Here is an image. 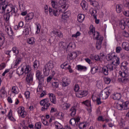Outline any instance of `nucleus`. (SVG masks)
<instances>
[{
    "label": "nucleus",
    "instance_id": "1",
    "mask_svg": "<svg viewBox=\"0 0 129 129\" xmlns=\"http://www.w3.org/2000/svg\"><path fill=\"white\" fill-rule=\"evenodd\" d=\"M25 74L26 75V80L27 83L33 81V75L32 74V67L29 64H25L23 66Z\"/></svg>",
    "mask_w": 129,
    "mask_h": 129
},
{
    "label": "nucleus",
    "instance_id": "2",
    "mask_svg": "<svg viewBox=\"0 0 129 129\" xmlns=\"http://www.w3.org/2000/svg\"><path fill=\"white\" fill-rule=\"evenodd\" d=\"M40 104L42 106L41 108V111H47L51 105L50 100L48 98L43 99L40 101Z\"/></svg>",
    "mask_w": 129,
    "mask_h": 129
},
{
    "label": "nucleus",
    "instance_id": "3",
    "mask_svg": "<svg viewBox=\"0 0 129 129\" xmlns=\"http://www.w3.org/2000/svg\"><path fill=\"white\" fill-rule=\"evenodd\" d=\"M54 68V63L53 61H49L47 62L44 68L43 69V74L44 76H49V74H50V71L52 70Z\"/></svg>",
    "mask_w": 129,
    "mask_h": 129
},
{
    "label": "nucleus",
    "instance_id": "4",
    "mask_svg": "<svg viewBox=\"0 0 129 129\" xmlns=\"http://www.w3.org/2000/svg\"><path fill=\"white\" fill-rule=\"evenodd\" d=\"M94 39L97 40L96 43V48L97 50H100L101 49V45L102 44V41H103V37L100 36L98 34V33H96L94 34Z\"/></svg>",
    "mask_w": 129,
    "mask_h": 129
},
{
    "label": "nucleus",
    "instance_id": "5",
    "mask_svg": "<svg viewBox=\"0 0 129 129\" xmlns=\"http://www.w3.org/2000/svg\"><path fill=\"white\" fill-rule=\"evenodd\" d=\"M10 13H12V14H16L17 13V11H16V7L13 5H9L8 8H7V13L4 15V19L6 21L10 20Z\"/></svg>",
    "mask_w": 129,
    "mask_h": 129
},
{
    "label": "nucleus",
    "instance_id": "6",
    "mask_svg": "<svg viewBox=\"0 0 129 129\" xmlns=\"http://www.w3.org/2000/svg\"><path fill=\"white\" fill-rule=\"evenodd\" d=\"M9 3L7 2V0H0V13L1 14H4L6 12L7 8L9 7Z\"/></svg>",
    "mask_w": 129,
    "mask_h": 129
},
{
    "label": "nucleus",
    "instance_id": "7",
    "mask_svg": "<svg viewBox=\"0 0 129 129\" xmlns=\"http://www.w3.org/2000/svg\"><path fill=\"white\" fill-rule=\"evenodd\" d=\"M67 2V0H59L58 2V8H59V10L63 11V13H64L66 10H67L68 7H69V5L66 4Z\"/></svg>",
    "mask_w": 129,
    "mask_h": 129
},
{
    "label": "nucleus",
    "instance_id": "8",
    "mask_svg": "<svg viewBox=\"0 0 129 129\" xmlns=\"http://www.w3.org/2000/svg\"><path fill=\"white\" fill-rule=\"evenodd\" d=\"M109 95H110V92L107 88L103 90L100 93V97L102 99H107Z\"/></svg>",
    "mask_w": 129,
    "mask_h": 129
},
{
    "label": "nucleus",
    "instance_id": "9",
    "mask_svg": "<svg viewBox=\"0 0 129 129\" xmlns=\"http://www.w3.org/2000/svg\"><path fill=\"white\" fill-rule=\"evenodd\" d=\"M64 10H53L51 8L49 7V16L51 17L54 16V17H59V15L61 14V13H63V11Z\"/></svg>",
    "mask_w": 129,
    "mask_h": 129
},
{
    "label": "nucleus",
    "instance_id": "10",
    "mask_svg": "<svg viewBox=\"0 0 129 129\" xmlns=\"http://www.w3.org/2000/svg\"><path fill=\"white\" fill-rule=\"evenodd\" d=\"M36 78L37 80H38V83L39 84L44 83V76L42 75V73L39 70L36 71Z\"/></svg>",
    "mask_w": 129,
    "mask_h": 129
},
{
    "label": "nucleus",
    "instance_id": "11",
    "mask_svg": "<svg viewBox=\"0 0 129 129\" xmlns=\"http://www.w3.org/2000/svg\"><path fill=\"white\" fill-rule=\"evenodd\" d=\"M87 94H88V92L84 90H80L76 93L77 97H79V98H82V97L87 96Z\"/></svg>",
    "mask_w": 129,
    "mask_h": 129
},
{
    "label": "nucleus",
    "instance_id": "12",
    "mask_svg": "<svg viewBox=\"0 0 129 129\" xmlns=\"http://www.w3.org/2000/svg\"><path fill=\"white\" fill-rule=\"evenodd\" d=\"M12 52L14 53L15 56H18L19 53H20V50H19V48H18L17 46H14L12 48L11 50L7 51V54L9 55L10 56H11Z\"/></svg>",
    "mask_w": 129,
    "mask_h": 129
},
{
    "label": "nucleus",
    "instance_id": "13",
    "mask_svg": "<svg viewBox=\"0 0 129 129\" xmlns=\"http://www.w3.org/2000/svg\"><path fill=\"white\" fill-rule=\"evenodd\" d=\"M80 121V117L79 116L76 117L75 118H73L69 121V123L74 126V125H77L78 122Z\"/></svg>",
    "mask_w": 129,
    "mask_h": 129
},
{
    "label": "nucleus",
    "instance_id": "14",
    "mask_svg": "<svg viewBox=\"0 0 129 129\" xmlns=\"http://www.w3.org/2000/svg\"><path fill=\"white\" fill-rule=\"evenodd\" d=\"M22 61H23V58L21 56H17V57H16V58L15 62L13 68H17L18 66H19V64L22 63Z\"/></svg>",
    "mask_w": 129,
    "mask_h": 129
},
{
    "label": "nucleus",
    "instance_id": "15",
    "mask_svg": "<svg viewBox=\"0 0 129 129\" xmlns=\"http://www.w3.org/2000/svg\"><path fill=\"white\" fill-rule=\"evenodd\" d=\"M111 63L116 65V67L118 66V64L120 63L119 57H118L117 55L114 54V56Z\"/></svg>",
    "mask_w": 129,
    "mask_h": 129
},
{
    "label": "nucleus",
    "instance_id": "16",
    "mask_svg": "<svg viewBox=\"0 0 129 129\" xmlns=\"http://www.w3.org/2000/svg\"><path fill=\"white\" fill-rule=\"evenodd\" d=\"M119 76L121 77H128L129 76V69H125L123 72L121 71L119 72Z\"/></svg>",
    "mask_w": 129,
    "mask_h": 129
},
{
    "label": "nucleus",
    "instance_id": "17",
    "mask_svg": "<svg viewBox=\"0 0 129 129\" xmlns=\"http://www.w3.org/2000/svg\"><path fill=\"white\" fill-rule=\"evenodd\" d=\"M70 84V81L67 78H63L61 82L62 87H66Z\"/></svg>",
    "mask_w": 129,
    "mask_h": 129
},
{
    "label": "nucleus",
    "instance_id": "18",
    "mask_svg": "<svg viewBox=\"0 0 129 129\" xmlns=\"http://www.w3.org/2000/svg\"><path fill=\"white\" fill-rule=\"evenodd\" d=\"M52 33L55 37H58L59 38H63V33L58 30H53Z\"/></svg>",
    "mask_w": 129,
    "mask_h": 129
},
{
    "label": "nucleus",
    "instance_id": "19",
    "mask_svg": "<svg viewBox=\"0 0 129 129\" xmlns=\"http://www.w3.org/2000/svg\"><path fill=\"white\" fill-rule=\"evenodd\" d=\"M106 66L107 67V68H108L109 72H112V71L115 70L116 68V65L111 63L106 65Z\"/></svg>",
    "mask_w": 129,
    "mask_h": 129
},
{
    "label": "nucleus",
    "instance_id": "20",
    "mask_svg": "<svg viewBox=\"0 0 129 129\" xmlns=\"http://www.w3.org/2000/svg\"><path fill=\"white\" fill-rule=\"evenodd\" d=\"M89 35H92L93 36V38H94V34L98 33V34L99 35V32H95V28H94V26H93V25H91L90 26V31H89Z\"/></svg>",
    "mask_w": 129,
    "mask_h": 129
},
{
    "label": "nucleus",
    "instance_id": "21",
    "mask_svg": "<svg viewBox=\"0 0 129 129\" xmlns=\"http://www.w3.org/2000/svg\"><path fill=\"white\" fill-rule=\"evenodd\" d=\"M49 96L50 98V100L51 102H52L53 104H56L57 102L56 101V97L53 93L49 94Z\"/></svg>",
    "mask_w": 129,
    "mask_h": 129
},
{
    "label": "nucleus",
    "instance_id": "22",
    "mask_svg": "<svg viewBox=\"0 0 129 129\" xmlns=\"http://www.w3.org/2000/svg\"><path fill=\"white\" fill-rule=\"evenodd\" d=\"M16 73L19 75V76L21 75H23L24 74V68L22 67H19L18 68V69L16 70Z\"/></svg>",
    "mask_w": 129,
    "mask_h": 129
},
{
    "label": "nucleus",
    "instance_id": "23",
    "mask_svg": "<svg viewBox=\"0 0 129 129\" xmlns=\"http://www.w3.org/2000/svg\"><path fill=\"white\" fill-rule=\"evenodd\" d=\"M18 113H20L21 116L22 117H25V116H26V115H25V108L24 107H21L20 108H19L18 109Z\"/></svg>",
    "mask_w": 129,
    "mask_h": 129
},
{
    "label": "nucleus",
    "instance_id": "24",
    "mask_svg": "<svg viewBox=\"0 0 129 129\" xmlns=\"http://www.w3.org/2000/svg\"><path fill=\"white\" fill-rule=\"evenodd\" d=\"M77 107L76 106H73L70 109V111H71V113H70V115L71 116H75V115L76 114V111H77Z\"/></svg>",
    "mask_w": 129,
    "mask_h": 129
},
{
    "label": "nucleus",
    "instance_id": "25",
    "mask_svg": "<svg viewBox=\"0 0 129 129\" xmlns=\"http://www.w3.org/2000/svg\"><path fill=\"white\" fill-rule=\"evenodd\" d=\"M8 117L11 121H16V119L13 117V111L12 109L10 110L8 114Z\"/></svg>",
    "mask_w": 129,
    "mask_h": 129
},
{
    "label": "nucleus",
    "instance_id": "26",
    "mask_svg": "<svg viewBox=\"0 0 129 129\" xmlns=\"http://www.w3.org/2000/svg\"><path fill=\"white\" fill-rule=\"evenodd\" d=\"M112 98L114 100H119L121 98V94L120 93L114 94L112 96Z\"/></svg>",
    "mask_w": 129,
    "mask_h": 129
},
{
    "label": "nucleus",
    "instance_id": "27",
    "mask_svg": "<svg viewBox=\"0 0 129 129\" xmlns=\"http://www.w3.org/2000/svg\"><path fill=\"white\" fill-rule=\"evenodd\" d=\"M116 11L118 14H120L122 12V5L121 4H117L116 6Z\"/></svg>",
    "mask_w": 129,
    "mask_h": 129
},
{
    "label": "nucleus",
    "instance_id": "28",
    "mask_svg": "<svg viewBox=\"0 0 129 129\" xmlns=\"http://www.w3.org/2000/svg\"><path fill=\"white\" fill-rule=\"evenodd\" d=\"M34 18V13H31L27 15L26 16V20L27 22H29V21H31V20H33Z\"/></svg>",
    "mask_w": 129,
    "mask_h": 129
},
{
    "label": "nucleus",
    "instance_id": "29",
    "mask_svg": "<svg viewBox=\"0 0 129 129\" xmlns=\"http://www.w3.org/2000/svg\"><path fill=\"white\" fill-rule=\"evenodd\" d=\"M71 15V13L70 11H67L66 12H64L62 15H61V18L62 19H67L69 17H70V15Z\"/></svg>",
    "mask_w": 129,
    "mask_h": 129
},
{
    "label": "nucleus",
    "instance_id": "30",
    "mask_svg": "<svg viewBox=\"0 0 129 129\" xmlns=\"http://www.w3.org/2000/svg\"><path fill=\"white\" fill-rule=\"evenodd\" d=\"M109 71H108V69L106 66H104L102 68V73H103L104 75L107 76L109 74Z\"/></svg>",
    "mask_w": 129,
    "mask_h": 129
},
{
    "label": "nucleus",
    "instance_id": "31",
    "mask_svg": "<svg viewBox=\"0 0 129 129\" xmlns=\"http://www.w3.org/2000/svg\"><path fill=\"white\" fill-rule=\"evenodd\" d=\"M125 26H126V24H125V21L124 20H121L119 22V26L120 28L122 30H124L125 29Z\"/></svg>",
    "mask_w": 129,
    "mask_h": 129
},
{
    "label": "nucleus",
    "instance_id": "32",
    "mask_svg": "<svg viewBox=\"0 0 129 129\" xmlns=\"http://www.w3.org/2000/svg\"><path fill=\"white\" fill-rule=\"evenodd\" d=\"M85 19V16L83 14H79L78 16V21L79 23H82Z\"/></svg>",
    "mask_w": 129,
    "mask_h": 129
},
{
    "label": "nucleus",
    "instance_id": "33",
    "mask_svg": "<svg viewBox=\"0 0 129 129\" xmlns=\"http://www.w3.org/2000/svg\"><path fill=\"white\" fill-rule=\"evenodd\" d=\"M122 48L125 50V51H129V43L123 42L122 44Z\"/></svg>",
    "mask_w": 129,
    "mask_h": 129
},
{
    "label": "nucleus",
    "instance_id": "34",
    "mask_svg": "<svg viewBox=\"0 0 129 129\" xmlns=\"http://www.w3.org/2000/svg\"><path fill=\"white\" fill-rule=\"evenodd\" d=\"M81 6L83 10H86L88 8V4L85 1L82 2Z\"/></svg>",
    "mask_w": 129,
    "mask_h": 129
},
{
    "label": "nucleus",
    "instance_id": "35",
    "mask_svg": "<svg viewBox=\"0 0 129 129\" xmlns=\"http://www.w3.org/2000/svg\"><path fill=\"white\" fill-rule=\"evenodd\" d=\"M11 91L12 93H14V94H18L19 92H20L19 88H18L17 86H13L12 88Z\"/></svg>",
    "mask_w": 129,
    "mask_h": 129
},
{
    "label": "nucleus",
    "instance_id": "36",
    "mask_svg": "<svg viewBox=\"0 0 129 129\" xmlns=\"http://www.w3.org/2000/svg\"><path fill=\"white\" fill-rule=\"evenodd\" d=\"M51 7L53 8V9H55L57 10L58 8H59V5H58L57 2L55 0H51Z\"/></svg>",
    "mask_w": 129,
    "mask_h": 129
},
{
    "label": "nucleus",
    "instance_id": "37",
    "mask_svg": "<svg viewBox=\"0 0 129 129\" xmlns=\"http://www.w3.org/2000/svg\"><path fill=\"white\" fill-rule=\"evenodd\" d=\"M27 42L28 44H29V45H35V38L34 37L28 38Z\"/></svg>",
    "mask_w": 129,
    "mask_h": 129
},
{
    "label": "nucleus",
    "instance_id": "38",
    "mask_svg": "<svg viewBox=\"0 0 129 129\" xmlns=\"http://www.w3.org/2000/svg\"><path fill=\"white\" fill-rule=\"evenodd\" d=\"M77 70L78 71H81V70H83L84 71H86L87 70V67L83 66H81V64H79L77 66Z\"/></svg>",
    "mask_w": 129,
    "mask_h": 129
},
{
    "label": "nucleus",
    "instance_id": "39",
    "mask_svg": "<svg viewBox=\"0 0 129 129\" xmlns=\"http://www.w3.org/2000/svg\"><path fill=\"white\" fill-rule=\"evenodd\" d=\"M77 125L79 126L80 129H84L86 127V124H84V123H80V121L79 122L77 123Z\"/></svg>",
    "mask_w": 129,
    "mask_h": 129
},
{
    "label": "nucleus",
    "instance_id": "40",
    "mask_svg": "<svg viewBox=\"0 0 129 129\" xmlns=\"http://www.w3.org/2000/svg\"><path fill=\"white\" fill-rule=\"evenodd\" d=\"M83 104L87 106V107H90L91 106V102L89 100H87L82 102Z\"/></svg>",
    "mask_w": 129,
    "mask_h": 129
},
{
    "label": "nucleus",
    "instance_id": "41",
    "mask_svg": "<svg viewBox=\"0 0 129 129\" xmlns=\"http://www.w3.org/2000/svg\"><path fill=\"white\" fill-rule=\"evenodd\" d=\"M123 110L129 109V101H126L122 103Z\"/></svg>",
    "mask_w": 129,
    "mask_h": 129
},
{
    "label": "nucleus",
    "instance_id": "42",
    "mask_svg": "<svg viewBox=\"0 0 129 129\" xmlns=\"http://www.w3.org/2000/svg\"><path fill=\"white\" fill-rule=\"evenodd\" d=\"M71 104L69 103H64L62 105V109L64 110H67L70 108Z\"/></svg>",
    "mask_w": 129,
    "mask_h": 129
},
{
    "label": "nucleus",
    "instance_id": "43",
    "mask_svg": "<svg viewBox=\"0 0 129 129\" xmlns=\"http://www.w3.org/2000/svg\"><path fill=\"white\" fill-rule=\"evenodd\" d=\"M54 124L56 129H65L63 128V126H62L61 123H59L58 122H55Z\"/></svg>",
    "mask_w": 129,
    "mask_h": 129
},
{
    "label": "nucleus",
    "instance_id": "44",
    "mask_svg": "<svg viewBox=\"0 0 129 129\" xmlns=\"http://www.w3.org/2000/svg\"><path fill=\"white\" fill-rule=\"evenodd\" d=\"M93 57H94L95 61H100L101 60L99 55H98V54H96L95 55H94L93 54H91L90 56L91 59H92Z\"/></svg>",
    "mask_w": 129,
    "mask_h": 129
},
{
    "label": "nucleus",
    "instance_id": "45",
    "mask_svg": "<svg viewBox=\"0 0 129 129\" xmlns=\"http://www.w3.org/2000/svg\"><path fill=\"white\" fill-rule=\"evenodd\" d=\"M104 81L106 84H110V82H111V79L107 77H104Z\"/></svg>",
    "mask_w": 129,
    "mask_h": 129
},
{
    "label": "nucleus",
    "instance_id": "46",
    "mask_svg": "<svg viewBox=\"0 0 129 129\" xmlns=\"http://www.w3.org/2000/svg\"><path fill=\"white\" fill-rule=\"evenodd\" d=\"M114 56V55H113V54H108L106 56V58L107 61H112Z\"/></svg>",
    "mask_w": 129,
    "mask_h": 129
},
{
    "label": "nucleus",
    "instance_id": "47",
    "mask_svg": "<svg viewBox=\"0 0 129 129\" xmlns=\"http://www.w3.org/2000/svg\"><path fill=\"white\" fill-rule=\"evenodd\" d=\"M5 37H4L3 35H1V37H0V47L4 46V44H5Z\"/></svg>",
    "mask_w": 129,
    "mask_h": 129
},
{
    "label": "nucleus",
    "instance_id": "48",
    "mask_svg": "<svg viewBox=\"0 0 129 129\" xmlns=\"http://www.w3.org/2000/svg\"><path fill=\"white\" fill-rule=\"evenodd\" d=\"M116 108L118 110H123V105L122 104H120L119 103H117L116 105Z\"/></svg>",
    "mask_w": 129,
    "mask_h": 129
},
{
    "label": "nucleus",
    "instance_id": "49",
    "mask_svg": "<svg viewBox=\"0 0 129 129\" xmlns=\"http://www.w3.org/2000/svg\"><path fill=\"white\" fill-rule=\"evenodd\" d=\"M24 32L26 35H29V31L31 32L32 28H31V26H29V28L28 27H24Z\"/></svg>",
    "mask_w": 129,
    "mask_h": 129
},
{
    "label": "nucleus",
    "instance_id": "50",
    "mask_svg": "<svg viewBox=\"0 0 129 129\" xmlns=\"http://www.w3.org/2000/svg\"><path fill=\"white\" fill-rule=\"evenodd\" d=\"M91 15L94 17V19H96V17H97V11H96V10H92Z\"/></svg>",
    "mask_w": 129,
    "mask_h": 129
},
{
    "label": "nucleus",
    "instance_id": "51",
    "mask_svg": "<svg viewBox=\"0 0 129 129\" xmlns=\"http://www.w3.org/2000/svg\"><path fill=\"white\" fill-rule=\"evenodd\" d=\"M92 74H95L98 71V67H93L91 69Z\"/></svg>",
    "mask_w": 129,
    "mask_h": 129
},
{
    "label": "nucleus",
    "instance_id": "52",
    "mask_svg": "<svg viewBox=\"0 0 129 129\" xmlns=\"http://www.w3.org/2000/svg\"><path fill=\"white\" fill-rule=\"evenodd\" d=\"M51 85L53 88H58L59 87V83L58 82H53L52 83Z\"/></svg>",
    "mask_w": 129,
    "mask_h": 129
},
{
    "label": "nucleus",
    "instance_id": "53",
    "mask_svg": "<svg viewBox=\"0 0 129 129\" xmlns=\"http://www.w3.org/2000/svg\"><path fill=\"white\" fill-rule=\"evenodd\" d=\"M39 61L38 60H35L33 62V67L34 69H38V67H39Z\"/></svg>",
    "mask_w": 129,
    "mask_h": 129
},
{
    "label": "nucleus",
    "instance_id": "54",
    "mask_svg": "<svg viewBox=\"0 0 129 129\" xmlns=\"http://www.w3.org/2000/svg\"><path fill=\"white\" fill-rule=\"evenodd\" d=\"M42 125V123L40 122H36L35 125V129H40L41 128V126Z\"/></svg>",
    "mask_w": 129,
    "mask_h": 129
},
{
    "label": "nucleus",
    "instance_id": "55",
    "mask_svg": "<svg viewBox=\"0 0 129 129\" xmlns=\"http://www.w3.org/2000/svg\"><path fill=\"white\" fill-rule=\"evenodd\" d=\"M56 116L58 119H62L63 116H64V114L62 112H59L57 114Z\"/></svg>",
    "mask_w": 129,
    "mask_h": 129
},
{
    "label": "nucleus",
    "instance_id": "56",
    "mask_svg": "<svg viewBox=\"0 0 129 129\" xmlns=\"http://www.w3.org/2000/svg\"><path fill=\"white\" fill-rule=\"evenodd\" d=\"M30 94H31V93H30L29 91H27L25 92L24 95L26 99H29V98H30Z\"/></svg>",
    "mask_w": 129,
    "mask_h": 129
},
{
    "label": "nucleus",
    "instance_id": "57",
    "mask_svg": "<svg viewBox=\"0 0 129 129\" xmlns=\"http://www.w3.org/2000/svg\"><path fill=\"white\" fill-rule=\"evenodd\" d=\"M36 29L37 31H36V34H39L40 33V31H41V25L36 24Z\"/></svg>",
    "mask_w": 129,
    "mask_h": 129
},
{
    "label": "nucleus",
    "instance_id": "58",
    "mask_svg": "<svg viewBox=\"0 0 129 129\" xmlns=\"http://www.w3.org/2000/svg\"><path fill=\"white\" fill-rule=\"evenodd\" d=\"M0 92L3 95H5L7 93V91H6V88L3 86L2 88L1 89Z\"/></svg>",
    "mask_w": 129,
    "mask_h": 129
},
{
    "label": "nucleus",
    "instance_id": "59",
    "mask_svg": "<svg viewBox=\"0 0 129 129\" xmlns=\"http://www.w3.org/2000/svg\"><path fill=\"white\" fill-rule=\"evenodd\" d=\"M74 89L76 92H78V91H79V89H80V87H79V85L78 84H76L75 85Z\"/></svg>",
    "mask_w": 129,
    "mask_h": 129
},
{
    "label": "nucleus",
    "instance_id": "60",
    "mask_svg": "<svg viewBox=\"0 0 129 129\" xmlns=\"http://www.w3.org/2000/svg\"><path fill=\"white\" fill-rule=\"evenodd\" d=\"M121 50H122V48H121V47L117 46V47H116V49H115L116 53H117V54H119Z\"/></svg>",
    "mask_w": 129,
    "mask_h": 129
},
{
    "label": "nucleus",
    "instance_id": "61",
    "mask_svg": "<svg viewBox=\"0 0 129 129\" xmlns=\"http://www.w3.org/2000/svg\"><path fill=\"white\" fill-rule=\"evenodd\" d=\"M123 78H124L122 80V82L123 83H127V82H129V78L123 77Z\"/></svg>",
    "mask_w": 129,
    "mask_h": 129
},
{
    "label": "nucleus",
    "instance_id": "62",
    "mask_svg": "<svg viewBox=\"0 0 129 129\" xmlns=\"http://www.w3.org/2000/svg\"><path fill=\"white\" fill-rule=\"evenodd\" d=\"M38 86L37 89V92H42V84L38 83Z\"/></svg>",
    "mask_w": 129,
    "mask_h": 129
},
{
    "label": "nucleus",
    "instance_id": "63",
    "mask_svg": "<svg viewBox=\"0 0 129 129\" xmlns=\"http://www.w3.org/2000/svg\"><path fill=\"white\" fill-rule=\"evenodd\" d=\"M89 3H90V5L93 6V7H96V6H97V2H96V1H92V0H91Z\"/></svg>",
    "mask_w": 129,
    "mask_h": 129
},
{
    "label": "nucleus",
    "instance_id": "64",
    "mask_svg": "<svg viewBox=\"0 0 129 129\" xmlns=\"http://www.w3.org/2000/svg\"><path fill=\"white\" fill-rule=\"evenodd\" d=\"M122 35L124 37H125V38H128L129 37V33L125 31H124L123 32H122Z\"/></svg>",
    "mask_w": 129,
    "mask_h": 129
}]
</instances>
